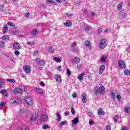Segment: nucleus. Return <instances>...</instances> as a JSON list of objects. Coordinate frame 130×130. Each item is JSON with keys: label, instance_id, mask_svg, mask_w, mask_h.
<instances>
[{"label": "nucleus", "instance_id": "22", "mask_svg": "<svg viewBox=\"0 0 130 130\" xmlns=\"http://www.w3.org/2000/svg\"><path fill=\"white\" fill-rule=\"evenodd\" d=\"M85 45L87 47H91V42L89 41H86L85 42Z\"/></svg>", "mask_w": 130, "mask_h": 130}, {"label": "nucleus", "instance_id": "11", "mask_svg": "<svg viewBox=\"0 0 130 130\" xmlns=\"http://www.w3.org/2000/svg\"><path fill=\"white\" fill-rule=\"evenodd\" d=\"M55 79L57 83H61V77L59 75H55Z\"/></svg>", "mask_w": 130, "mask_h": 130}, {"label": "nucleus", "instance_id": "1", "mask_svg": "<svg viewBox=\"0 0 130 130\" xmlns=\"http://www.w3.org/2000/svg\"><path fill=\"white\" fill-rule=\"evenodd\" d=\"M25 86H19L18 88H15L13 90L14 94H23V91L25 90Z\"/></svg>", "mask_w": 130, "mask_h": 130}, {"label": "nucleus", "instance_id": "10", "mask_svg": "<svg viewBox=\"0 0 130 130\" xmlns=\"http://www.w3.org/2000/svg\"><path fill=\"white\" fill-rule=\"evenodd\" d=\"M48 119V116L47 115H41V121H46Z\"/></svg>", "mask_w": 130, "mask_h": 130}, {"label": "nucleus", "instance_id": "40", "mask_svg": "<svg viewBox=\"0 0 130 130\" xmlns=\"http://www.w3.org/2000/svg\"><path fill=\"white\" fill-rule=\"evenodd\" d=\"M71 112L72 113V114H76V111L75 110V109H74V107H72L71 108Z\"/></svg>", "mask_w": 130, "mask_h": 130}, {"label": "nucleus", "instance_id": "29", "mask_svg": "<svg viewBox=\"0 0 130 130\" xmlns=\"http://www.w3.org/2000/svg\"><path fill=\"white\" fill-rule=\"evenodd\" d=\"M68 122L67 121H61L60 124H59V126H62V125H66V124Z\"/></svg>", "mask_w": 130, "mask_h": 130}, {"label": "nucleus", "instance_id": "32", "mask_svg": "<svg viewBox=\"0 0 130 130\" xmlns=\"http://www.w3.org/2000/svg\"><path fill=\"white\" fill-rule=\"evenodd\" d=\"M6 81L8 82H10V83H15L16 81L14 79H7Z\"/></svg>", "mask_w": 130, "mask_h": 130}, {"label": "nucleus", "instance_id": "38", "mask_svg": "<svg viewBox=\"0 0 130 130\" xmlns=\"http://www.w3.org/2000/svg\"><path fill=\"white\" fill-rule=\"evenodd\" d=\"M102 32H103V30L102 29V28H100L98 29V34L99 35H100V34H101V33H102Z\"/></svg>", "mask_w": 130, "mask_h": 130}, {"label": "nucleus", "instance_id": "58", "mask_svg": "<svg viewBox=\"0 0 130 130\" xmlns=\"http://www.w3.org/2000/svg\"><path fill=\"white\" fill-rule=\"evenodd\" d=\"M57 71H58V72H60V71H61V66H59L57 68Z\"/></svg>", "mask_w": 130, "mask_h": 130}, {"label": "nucleus", "instance_id": "62", "mask_svg": "<svg viewBox=\"0 0 130 130\" xmlns=\"http://www.w3.org/2000/svg\"><path fill=\"white\" fill-rule=\"evenodd\" d=\"M90 13L92 17H94V16H95L96 15V13H95L94 12H90Z\"/></svg>", "mask_w": 130, "mask_h": 130}, {"label": "nucleus", "instance_id": "16", "mask_svg": "<svg viewBox=\"0 0 130 130\" xmlns=\"http://www.w3.org/2000/svg\"><path fill=\"white\" fill-rule=\"evenodd\" d=\"M98 115H104L105 114V113L103 111V109L102 108L98 109Z\"/></svg>", "mask_w": 130, "mask_h": 130}, {"label": "nucleus", "instance_id": "28", "mask_svg": "<svg viewBox=\"0 0 130 130\" xmlns=\"http://www.w3.org/2000/svg\"><path fill=\"white\" fill-rule=\"evenodd\" d=\"M3 40H9L10 37L8 35H5L2 37Z\"/></svg>", "mask_w": 130, "mask_h": 130}, {"label": "nucleus", "instance_id": "61", "mask_svg": "<svg viewBox=\"0 0 130 130\" xmlns=\"http://www.w3.org/2000/svg\"><path fill=\"white\" fill-rule=\"evenodd\" d=\"M69 114H70V113H69V112H68V111H66L64 113L65 116H68V115H69Z\"/></svg>", "mask_w": 130, "mask_h": 130}, {"label": "nucleus", "instance_id": "49", "mask_svg": "<svg viewBox=\"0 0 130 130\" xmlns=\"http://www.w3.org/2000/svg\"><path fill=\"white\" fill-rule=\"evenodd\" d=\"M85 29V30L88 31L89 30H91V29H92V27L90 25H88V26H86Z\"/></svg>", "mask_w": 130, "mask_h": 130}, {"label": "nucleus", "instance_id": "6", "mask_svg": "<svg viewBox=\"0 0 130 130\" xmlns=\"http://www.w3.org/2000/svg\"><path fill=\"white\" fill-rule=\"evenodd\" d=\"M118 64L120 69H125L126 68L125 63H124V62L122 60H118Z\"/></svg>", "mask_w": 130, "mask_h": 130}, {"label": "nucleus", "instance_id": "25", "mask_svg": "<svg viewBox=\"0 0 130 130\" xmlns=\"http://www.w3.org/2000/svg\"><path fill=\"white\" fill-rule=\"evenodd\" d=\"M85 75V73H82L80 75L78 76V79L80 81H83V77Z\"/></svg>", "mask_w": 130, "mask_h": 130}, {"label": "nucleus", "instance_id": "55", "mask_svg": "<svg viewBox=\"0 0 130 130\" xmlns=\"http://www.w3.org/2000/svg\"><path fill=\"white\" fill-rule=\"evenodd\" d=\"M82 96L83 98H87V94L86 93H82Z\"/></svg>", "mask_w": 130, "mask_h": 130}, {"label": "nucleus", "instance_id": "63", "mask_svg": "<svg viewBox=\"0 0 130 130\" xmlns=\"http://www.w3.org/2000/svg\"><path fill=\"white\" fill-rule=\"evenodd\" d=\"M18 33H19V32L18 31H13V34H14V35H16V34H18Z\"/></svg>", "mask_w": 130, "mask_h": 130}, {"label": "nucleus", "instance_id": "24", "mask_svg": "<svg viewBox=\"0 0 130 130\" xmlns=\"http://www.w3.org/2000/svg\"><path fill=\"white\" fill-rule=\"evenodd\" d=\"M37 63L40 64V66H44L45 64V62H44L43 60H39L37 61Z\"/></svg>", "mask_w": 130, "mask_h": 130}, {"label": "nucleus", "instance_id": "21", "mask_svg": "<svg viewBox=\"0 0 130 130\" xmlns=\"http://www.w3.org/2000/svg\"><path fill=\"white\" fill-rule=\"evenodd\" d=\"M3 32L4 34L8 32V25L7 24L4 25Z\"/></svg>", "mask_w": 130, "mask_h": 130}, {"label": "nucleus", "instance_id": "8", "mask_svg": "<svg viewBox=\"0 0 130 130\" xmlns=\"http://www.w3.org/2000/svg\"><path fill=\"white\" fill-rule=\"evenodd\" d=\"M38 118V113L35 114L31 115L30 118V121H32L34 120V121H36Z\"/></svg>", "mask_w": 130, "mask_h": 130}, {"label": "nucleus", "instance_id": "36", "mask_svg": "<svg viewBox=\"0 0 130 130\" xmlns=\"http://www.w3.org/2000/svg\"><path fill=\"white\" fill-rule=\"evenodd\" d=\"M124 110H125V112H126V113H129L130 112V108L128 107H125Z\"/></svg>", "mask_w": 130, "mask_h": 130}, {"label": "nucleus", "instance_id": "47", "mask_svg": "<svg viewBox=\"0 0 130 130\" xmlns=\"http://www.w3.org/2000/svg\"><path fill=\"white\" fill-rule=\"evenodd\" d=\"M106 130H111V125H106Z\"/></svg>", "mask_w": 130, "mask_h": 130}, {"label": "nucleus", "instance_id": "30", "mask_svg": "<svg viewBox=\"0 0 130 130\" xmlns=\"http://www.w3.org/2000/svg\"><path fill=\"white\" fill-rule=\"evenodd\" d=\"M6 106V102H1L0 103V109H3V107Z\"/></svg>", "mask_w": 130, "mask_h": 130}, {"label": "nucleus", "instance_id": "19", "mask_svg": "<svg viewBox=\"0 0 130 130\" xmlns=\"http://www.w3.org/2000/svg\"><path fill=\"white\" fill-rule=\"evenodd\" d=\"M36 92L40 94V95H42L43 94V89L41 88H37L36 89Z\"/></svg>", "mask_w": 130, "mask_h": 130}, {"label": "nucleus", "instance_id": "60", "mask_svg": "<svg viewBox=\"0 0 130 130\" xmlns=\"http://www.w3.org/2000/svg\"><path fill=\"white\" fill-rule=\"evenodd\" d=\"M72 96L73 97V98H77V94H76V92H74Z\"/></svg>", "mask_w": 130, "mask_h": 130}, {"label": "nucleus", "instance_id": "45", "mask_svg": "<svg viewBox=\"0 0 130 130\" xmlns=\"http://www.w3.org/2000/svg\"><path fill=\"white\" fill-rule=\"evenodd\" d=\"M121 7H122L121 4H118L117 7V10H118L119 11H120L121 10Z\"/></svg>", "mask_w": 130, "mask_h": 130}, {"label": "nucleus", "instance_id": "59", "mask_svg": "<svg viewBox=\"0 0 130 130\" xmlns=\"http://www.w3.org/2000/svg\"><path fill=\"white\" fill-rule=\"evenodd\" d=\"M83 67V64H80L77 66V69H81Z\"/></svg>", "mask_w": 130, "mask_h": 130}, {"label": "nucleus", "instance_id": "26", "mask_svg": "<svg viewBox=\"0 0 130 130\" xmlns=\"http://www.w3.org/2000/svg\"><path fill=\"white\" fill-rule=\"evenodd\" d=\"M86 113L89 117H94V114L92 112H87Z\"/></svg>", "mask_w": 130, "mask_h": 130}, {"label": "nucleus", "instance_id": "64", "mask_svg": "<svg viewBox=\"0 0 130 130\" xmlns=\"http://www.w3.org/2000/svg\"><path fill=\"white\" fill-rule=\"evenodd\" d=\"M4 9V5H0V10H3Z\"/></svg>", "mask_w": 130, "mask_h": 130}, {"label": "nucleus", "instance_id": "13", "mask_svg": "<svg viewBox=\"0 0 130 130\" xmlns=\"http://www.w3.org/2000/svg\"><path fill=\"white\" fill-rule=\"evenodd\" d=\"M105 70V65L103 64L100 66L99 70V74L102 75L103 74L104 71Z\"/></svg>", "mask_w": 130, "mask_h": 130}, {"label": "nucleus", "instance_id": "56", "mask_svg": "<svg viewBox=\"0 0 130 130\" xmlns=\"http://www.w3.org/2000/svg\"><path fill=\"white\" fill-rule=\"evenodd\" d=\"M40 85H41L42 87H44L45 86V83H44V82H43V81H41L40 83Z\"/></svg>", "mask_w": 130, "mask_h": 130}, {"label": "nucleus", "instance_id": "54", "mask_svg": "<svg viewBox=\"0 0 130 130\" xmlns=\"http://www.w3.org/2000/svg\"><path fill=\"white\" fill-rule=\"evenodd\" d=\"M82 101L83 103H86L87 102V99L86 98H82Z\"/></svg>", "mask_w": 130, "mask_h": 130}, {"label": "nucleus", "instance_id": "14", "mask_svg": "<svg viewBox=\"0 0 130 130\" xmlns=\"http://www.w3.org/2000/svg\"><path fill=\"white\" fill-rule=\"evenodd\" d=\"M0 93L3 95V96H5V97H7V96H9V93L6 89H3L1 90Z\"/></svg>", "mask_w": 130, "mask_h": 130}, {"label": "nucleus", "instance_id": "3", "mask_svg": "<svg viewBox=\"0 0 130 130\" xmlns=\"http://www.w3.org/2000/svg\"><path fill=\"white\" fill-rule=\"evenodd\" d=\"M99 46L102 49H104L107 46V42L105 40H102L100 43Z\"/></svg>", "mask_w": 130, "mask_h": 130}, {"label": "nucleus", "instance_id": "52", "mask_svg": "<svg viewBox=\"0 0 130 130\" xmlns=\"http://www.w3.org/2000/svg\"><path fill=\"white\" fill-rule=\"evenodd\" d=\"M89 124H90V125H93V124H94V121H93L92 120H89Z\"/></svg>", "mask_w": 130, "mask_h": 130}, {"label": "nucleus", "instance_id": "15", "mask_svg": "<svg viewBox=\"0 0 130 130\" xmlns=\"http://www.w3.org/2000/svg\"><path fill=\"white\" fill-rule=\"evenodd\" d=\"M72 62H76V63H79L81 61V59L80 58L78 57H75L73 58L72 60H71Z\"/></svg>", "mask_w": 130, "mask_h": 130}, {"label": "nucleus", "instance_id": "53", "mask_svg": "<svg viewBox=\"0 0 130 130\" xmlns=\"http://www.w3.org/2000/svg\"><path fill=\"white\" fill-rule=\"evenodd\" d=\"M94 92H95V93H99V88H98V87H95L94 88Z\"/></svg>", "mask_w": 130, "mask_h": 130}, {"label": "nucleus", "instance_id": "35", "mask_svg": "<svg viewBox=\"0 0 130 130\" xmlns=\"http://www.w3.org/2000/svg\"><path fill=\"white\" fill-rule=\"evenodd\" d=\"M118 118H119V116L116 115L113 119V120L115 122H116V121H117V120L118 119Z\"/></svg>", "mask_w": 130, "mask_h": 130}, {"label": "nucleus", "instance_id": "9", "mask_svg": "<svg viewBox=\"0 0 130 130\" xmlns=\"http://www.w3.org/2000/svg\"><path fill=\"white\" fill-rule=\"evenodd\" d=\"M99 93L100 95H104L105 93V87H104V86H101L100 87Z\"/></svg>", "mask_w": 130, "mask_h": 130}, {"label": "nucleus", "instance_id": "33", "mask_svg": "<svg viewBox=\"0 0 130 130\" xmlns=\"http://www.w3.org/2000/svg\"><path fill=\"white\" fill-rule=\"evenodd\" d=\"M67 75L69 77L72 76V72H71V70L69 69L67 70Z\"/></svg>", "mask_w": 130, "mask_h": 130}, {"label": "nucleus", "instance_id": "37", "mask_svg": "<svg viewBox=\"0 0 130 130\" xmlns=\"http://www.w3.org/2000/svg\"><path fill=\"white\" fill-rule=\"evenodd\" d=\"M5 46V42L3 41H0V47H4Z\"/></svg>", "mask_w": 130, "mask_h": 130}, {"label": "nucleus", "instance_id": "34", "mask_svg": "<svg viewBox=\"0 0 130 130\" xmlns=\"http://www.w3.org/2000/svg\"><path fill=\"white\" fill-rule=\"evenodd\" d=\"M101 60L103 61V62H105L106 61V56L103 55L102 57L101 58Z\"/></svg>", "mask_w": 130, "mask_h": 130}, {"label": "nucleus", "instance_id": "7", "mask_svg": "<svg viewBox=\"0 0 130 130\" xmlns=\"http://www.w3.org/2000/svg\"><path fill=\"white\" fill-rule=\"evenodd\" d=\"M13 47L15 50H20L21 49V45L19 43H14Z\"/></svg>", "mask_w": 130, "mask_h": 130}, {"label": "nucleus", "instance_id": "27", "mask_svg": "<svg viewBox=\"0 0 130 130\" xmlns=\"http://www.w3.org/2000/svg\"><path fill=\"white\" fill-rule=\"evenodd\" d=\"M31 34V35H33L34 36H36L37 34H38V31L36 29H34L32 31Z\"/></svg>", "mask_w": 130, "mask_h": 130}, {"label": "nucleus", "instance_id": "48", "mask_svg": "<svg viewBox=\"0 0 130 130\" xmlns=\"http://www.w3.org/2000/svg\"><path fill=\"white\" fill-rule=\"evenodd\" d=\"M38 53H39L38 50H36L34 51L33 56H36L37 55H38Z\"/></svg>", "mask_w": 130, "mask_h": 130}, {"label": "nucleus", "instance_id": "43", "mask_svg": "<svg viewBox=\"0 0 130 130\" xmlns=\"http://www.w3.org/2000/svg\"><path fill=\"white\" fill-rule=\"evenodd\" d=\"M54 51H55L54 49H53V48H52V47H50L49 48V52L53 53V52H54Z\"/></svg>", "mask_w": 130, "mask_h": 130}, {"label": "nucleus", "instance_id": "41", "mask_svg": "<svg viewBox=\"0 0 130 130\" xmlns=\"http://www.w3.org/2000/svg\"><path fill=\"white\" fill-rule=\"evenodd\" d=\"M46 3H47V4H55V2L52 1V0H46Z\"/></svg>", "mask_w": 130, "mask_h": 130}, {"label": "nucleus", "instance_id": "12", "mask_svg": "<svg viewBox=\"0 0 130 130\" xmlns=\"http://www.w3.org/2000/svg\"><path fill=\"white\" fill-rule=\"evenodd\" d=\"M20 102H22V100H21V99L13 98L12 99L11 103H20Z\"/></svg>", "mask_w": 130, "mask_h": 130}, {"label": "nucleus", "instance_id": "44", "mask_svg": "<svg viewBox=\"0 0 130 130\" xmlns=\"http://www.w3.org/2000/svg\"><path fill=\"white\" fill-rule=\"evenodd\" d=\"M26 44H27V45H31V44L32 45H35V43L34 42H28Z\"/></svg>", "mask_w": 130, "mask_h": 130}, {"label": "nucleus", "instance_id": "39", "mask_svg": "<svg viewBox=\"0 0 130 130\" xmlns=\"http://www.w3.org/2000/svg\"><path fill=\"white\" fill-rule=\"evenodd\" d=\"M42 127L43 129H47V128H49V126L48 125L44 124Z\"/></svg>", "mask_w": 130, "mask_h": 130}, {"label": "nucleus", "instance_id": "2", "mask_svg": "<svg viewBox=\"0 0 130 130\" xmlns=\"http://www.w3.org/2000/svg\"><path fill=\"white\" fill-rule=\"evenodd\" d=\"M23 100L27 105L32 106L33 105L34 101L32 98H24Z\"/></svg>", "mask_w": 130, "mask_h": 130}, {"label": "nucleus", "instance_id": "4", "mask_svg": "<svg viewBox=\"0 0 130 130\" xmlns=\"http://www.w3.org/2000/svg\"><path fill=\"white\" fill-rule=\"evenodd\" d=\"M27 111L23 108H21L20 111L18 112L19 116H26Z\"/></svg>", "mask_w": 130, "mask_h": 130}, {"label": "nucleus", "instance_id": "50", "mask_svg": "<svg viewBox=\"0 0 130 130\" xmlns=\"http://www.w3.org/2000/svg\"><path fill=\"white\" fill-rule=\"evenodd\" d=\"M111 96H112L111 97L112 98H115V93H114L113 91H111Z\"/></svg>", "mask_w": 130, "mask_h": 130}, {"label": "nucleus", "instance_id": "42", "mask_svg": "<svg viewBox=\"0 0 130 130\" xmlns=\"http://www.w3.org/2000/svg\"><path fill=\"white\" fill-rule=\"evenodd\" d=\"M21 130H29L28 129V127H27V126H22L21 127Z\"/></svg>", "mask_w": 130, "mask_h": 130}, {"label": "nucleus", "instance_id": "51", "mask_svg": "<svg viewBox=\"0 0 130 130\" xmlns=\"http://www.w3.org/2000/svg\"><path fill=\"white\" fill-rule=\"evenodd\" d=\"M14 54H15V55H20V52H19V51H18V50L15 51L14 52Z\"/></svg>", "mask_w": 130, "mask_h": 130}, {"label": "nucleus", "instance_id": "57", "mask_svg": "<svg viewBox=\"0 0 130 130\" xmlns=\"http://www.w3.org/2000/svg\"><path fill=\"white\" fill-rule=\"evenodd\" d=\"M3 80L0 79V89H2V86H3Z\"/></svg>", "mask_w": 130, "mask_h": 130}, {"label": "nucleus", "instance_id": "23", "mask_svg": "<svg viewBox=\"0 0 130 130\" xmlns=\"http://www.w3.org/2000/svg\"><path fill=\"white\" fill-rule=\"evenodd\" d=\"M53 59L54 61H56V62H61V60H60V58H59L57 57H54Z\"/></svg>", "mask_w": 130, "mask_h": 130}, {"label": "nucleus", "instance_id": "46", "mask_svg": "<svg viewBox=\"0 0 130 130\" xmlns=\"http://www.w3.org/2000/svg\"><path fill=\"white\" fill-rule=\"evenodd\" d=\"M7 24L8 26H11V27H15V24L12 23L11 22H8Z\"/></svg>", "mask_w": 130, "mask_h": 130}, {"label": "nucleus", "instance_id": "20", "mask_svg": "<svg viewBox=\"0 0 130 130\" xmlns=\"http://www.w3.org/2000/svg\"><path fill=\"white\" fill-rule=\"evenodd\" d=\"M56 115L57 116L58 121L60 122L61 120V116H60V114H59V112H57Z\"/></svg>", "mask_w": 130, "mask_h": 130}, {"label": "nucleus", "instance_id": "17", "mask_svg": "<svg viewBox=\"0 0 130 130\" xmlns=\"http://www.w3.org/2000/svg\"><path fill=\"white\" fill-rule=\"evenodd\" d=\"M63 24L65 26H66V27H71L72 21L70 20H67L66 22H64Z\"/></svg>", "mask_w": 130, "mask_h": 130}, {"label": "nucleus", "instance_id": "31", "mask_svg": "<svg viewBox=\"0 0 130 130\" xmlns=\"http://www.w3.org/2000/svg\"><path fill=\"white\" fill-rule=\"evenodd\" d=\"M124 74L125 75V76H129L130 71L128 70H126L124 71Z\"/></svg>", "mask_w": 130, "mask_h": 130}, {"label": "nucleus", "instance_id": "5", "mask_svg": "<svg viewBox=\"0 0 130 130\" xmlns=\"http://www.w3.org/2000/svg\"><path fill=\"white\" fill-rule=\"evenodd\" d=\"M23 69L26 74H29L31 72V67L30 66H24L23 67Z\"/></svg>", "mask_w": 130, "mask_h": 130}, {"label": "nucleus", "instance_id": "18", "mask_svg": "<svg viewBox=\"0 0 130 130\" xmlns=\"http://www.w3.org/2000/svg\"><path fill=\"white\" fill-rule=\"evenodd\" d=\"M79 117H77L74 119L72 120V123L73 124H78V122H79Z\"/></svg>", "mask_w": 130, "mask_h": 130}]
</instances>
